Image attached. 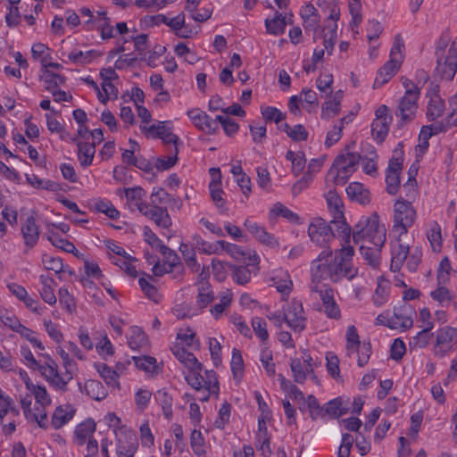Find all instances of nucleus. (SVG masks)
<instances>
[{
  "mask_svg": "<svg viewBox=\"0 0 457 457\" xmlns=\"http://www.w3.org/2000/svg\"><path fill=\"white\" fill-rule=\"evenodd\" d=\"M233 271V278L239 285H245L251 280L252 270L249 266L230 265Z\"/></svg>",
  "mask_w": 457,
  "mask_h": 457,
  "instance_id": "49530a36",
  "label": "nucleus"
},
{
  "mask_svg": "<svg viewBox=\"0 0 457 457\" xmlns=\"http://www.w3.org/2000/svg\"><path fill=\"white\" fill-rule=\"evenodd\" d=\"M202 370H189L187 375L185 376V379L187 384L195 389L196 391H201L205 389V382L204 377L200 374Z\"/></svg>",
  "mask_w": 457,
  "mask_h": 457,
  "instance_id": "5fc2aeb1",
  "label": "nucleus"
},
{
  "mask_svg": "<svg viewBox=\"0 0 457 457\" xmlns=\"http://www.w3.org/2000/svg\"><path fill=\"white\" fill-rule=\"evenodd\" d=\"M230 366L234 378H241L244 372V361L241 352L237 348H233L232 350Z\"/></svg>",
  "mask_w": 457,
  "mask_h": 457,
  "instance_id": "864d4df0",
  "label": "nucleus"
},
{
  "mask_svg": "<svg viewBox=\"0 0 457 457\" xmlns=\"http://www.w3.org/2000/svg\"><path fill=\"white\" fill-rule=\"evenodd\" d=\"M347 411L348 408L343 405V402L340 398H335L329 401L324 409L325 414H328L333 418H338L345 414Z\"/></svg>",
  "mask_w": 457,
  "mask_h": 457,
  "instance_id": "09e8293b",
  "label": "nucleus"
},
{
  "mask_svg": "<svg viewBox=\"0 0 457 457\" xmlns=\"http://www.w3.org/2000/svg\"><path fill=\"white\" fill-rule=\"evenodd\" d=\"M353 173V171H350L347 169L343 170L341 166H335L333 164L328 173L327 179L328 180L331 179L333 183L336 185H344Z\"/></svg>",
  "mask_w": 457,
  "mask_h": 457,
  "instance_id": "79ce46f5",
  "label": "nucleus"
},
{
  "mask_svg": "<svg viewBox=\"0 0 457 457\" xmlns=\"http://www.w3.org/2000/svg\"><path fill=\"white\" fill-rule=\"evenodd\" d=\"M312 292H318L322 302L324 313L328 319L339 320L341 311L334 297V290L328 286L310 285Z\"/></svg>",
  "mask_w": 457,
  "mask_h": 457,
  "instance_id": "f8f14e48",
  "label": "nucleus"
},
{
  "mask_svg": "<svg viewBox=\"0 0 457 457\" xmlns=\"http://www.w3.org/2000/svg\"><path fill=\"white\" fill-rule=\"evenodd\" d=\"M74 412L71 405L58 406L52 415L51 426L54 429L61 428L72 419Z\"/></svg>",
  "mask_w": 457,
  "mask_h": 457,
  "instance_id": "4be33fe9",
  "label": "nucleus"
},
{
  "mask_svg": "<svg viewBox=\"0 0 457 457\" xmlns=\"http://www.w3.org/2000/svg\"><path fill=\"white\" fill-rule=\"evenodd\" d=\"M286 25V17L282 13H278L274 18L265 21L267 32L272 35L282 34Z\"/></svg>",
  "mask_w": 457,
  "mask_h": 457,
  "instance_id": "ea45409f",
  "label": "nucleus"
},
{
  "mask_svg": "<svg viewBox=\"0 0 457 457\" xmlns=\"http://www.w3.org/2000/svg\"><path fill=\"white\" fill-rule=\"evenodd\" d=\"M213 299L214 295L209 281H204L202 286L198 287V294L196 297L197 307L202 310L210 304Z\"/></svg>",
  "mask_w": 457,
  "mask_h": 457,
  "instance_id": "c9c22d12",
  "label": "nucleus"
},
{
  "mask_svg": "<svg viewBox=\"0 0 457 457\" xmlns=\"http://www.w3.org/2000/svg\"><path fill=\"white\" fill-rule=\"evenodd\" d=\"M348 197L360 204L365 205L370 202V193L361 183L353 182L345 188Z\"/></svg>",
  "mask_w": 457,
  "mask_h": 457,
  "instance_id": "6ab92c4d",
  "label": "nucleus"
},
{
  "mask_svg": "<svg viewBox=\"0 0 457 457\" xmlns=\"http://www.w3.org/2000/svg\"><path fill=\"white\" fill-rule=\"evenodd\" d=\"M58 295L60 304L62 305L69 312H73L76 309V303L68 288L61 287L58 291Z\"/></svg>",
  "mask_w": 457,
  "mask_h": 457,
  "instance_id": "e2e57ef3",
  "label": "nucleus"
},
{
  "mask_svg": "<svg viewBox=\"0 0 457 457\" xmlns=\"http://www.w3.org/2000/svg\"><path fill=\"white\" fill-rule=\"evenodd\" d=\"M326 201L333 218L330 223L336 227L337 231L343 233V241L345 244L350 243L352 228L345 221L344 204L341 197L336 190H329L326 195Z\"/></svg>",
  "mask_w": 457,
  "mask_h": 457,
  "instance_id": "0eeeda50",
  "label": "nucleus"
},
{
  "mask_svg": "<svg viewBox=\"0 0 457 457\" xmlns=\"http://www.w3.org/2000/svg\"><path fill=\"white\" fill-rule=\"evenodd\" d=\"M46 238L52 243L54 246L58 247L66 253H74L76 251V247L73 243L67 239L62 238L56 232L48 230Z\"/></svg>",
  "mask_w": 457,
  "mask_h": 457,
  "instance_id": "a19ab883",
  "label": "nucleus"
},
{
  "mask_svg": "<svg viewBox=\"0 0 457 457\" xmlns=\"http://www.w3.org/2000/svg\"><path fill=\"white\" fill-rule=\"evenodd\" d=\"M355 244L364 243L376 246H384L386 238V230L379 222L377 212L370 216H361L351 232Z\"/></svg>",
  "mask_w": 457,
  "mask_h": 457,
  "instance_id": "f03ea898",
  "label": "nucleus"
},
{
  "mask_svg": "<svg viewBox=\"0 0 457 457\" xmlns=\"http://www.w3.org/2000/svg\"><path fill=\"white\" fill-rule=\"evenodd\" d=\"M173 353L188 370H202V364L197 361L196 357L185 348L173 350Z\"/></svg>",
  "mask_w": 457,
  "mask_h": 457,
  "instance_id": "f704fd0d",
  "label": "nucleus"
},
{
  "mask_svg": "<svg viewBox=\"0 0 457 457\" xmlns=\"http://www.w3.org/2000/svg\"><path fill=\"white\" fill-rule=\"evenodd\" d=\"M399 60L390 59L386 62L378 71L376 79L374 81V87H379L387 83L397 72L401 67Z\"/></svg>",
  "mask_w": 457,
  "mask_h": 457,
  "instance_id": "a211bd4d",
  "label": "nucleus"
},
{
  "mask_svg": "<svg viewBox=\"0 0 457 457\" xmlns=\"http://www.w3.org/2000/svg\"><path fill=\"white\" fill-rule=\"evenodd\" d=\"M260 361L267 375L273 377L276 374L275 363L273 362L271 351L268 347H263L262 349Z\"/></svg>",
  "mask_w": 457,
  "mask_h": 457,
  "instance_id": "13d9d810",
  "label": "nucleus"
},
{
  "mask_svg": "<svg viewBox=\"0 0 457 457\" xmlns=\"http://www.w3.org/2000/svg\"><path fill=\"white\" fill-rule=\"evenodd\" d=\"M286 158L292 163V172L295 176H298L305 166L306 159L304 154L302 152L295 153L288 150L286 154Z\"/></svg>",
  "mask_w": 457,
  "mask_h": 457,
  "instance_id": "37998d69",
  "label": "nucleus"
},
{
  "mask_svg": "<svg viewBox=\"0 0 457 457\" xmlns=\"http://www.w3.org/2000/svg\"><path fill=\"white\" fill-rule=\"evenodd\" d=\"M116 436V453L118 457H134L138 449L137 435L125 426L114 429Z\"/></svg>",
  "mask_w": 457,
  "mask_h": 457,
  "instance_id": "1a4fd4ad",
  "label": "nucleus"
},
{
  "mask_svg": "<svg viewBox=\"0 0 457 457\" xmlns=\"http://www.w3.org/2000/svg\"><path fill=\"white\" fill-rule=\"evenodd\" d=\"M332 84L333 76L331 74H322L316 80L317 88L320 93L324 94L325 96L332 94Z\"/></svg>",
  "mask_w": 457,
  "mask_h": 457,
  "instance_id": "0e129e2a",
  "label": "nucleus"
},
{
  "mask_svg": "<svg viewBox=\"0 0 457 457\" xmlns=\"http://www.w3.org/2000/svg\"><path fill=\"white\" fill-rule=\"evenodd\" d=\"M187 117L193 125L199 130L212 135L219 130V124L213 120L205 112L198 108H194L187 112Z\"/></svg>",
  "mask_w": 457,
  "mask_h": 457,
  "instance_id": "4468645a",
  "label": "nucleus"
},
{
  "mask_svg": "<svg viewBox=\"0 0 457 457\" xmlns=\"http://www.w3.org/2000/svg\"><path fill=\"white\" fill-rule=\"evenodd\" d=\"M95 56L96 51L94 50H89L85 53L79 50L70 53L68 58L72 62L84 64L91 62Z\"/></svg>",
  "mask_w": 457,
  "mask_h": 457,
  "instance_id": "680f3d73",
  "label": "nucleus"
},
{
  "mask_svg": "<svg viewBox=\"0 0 457 457\" xmlns=\"http://www.w3.org/2000/svg\"><path fill=\"white\" fill-rule=\"evenodd\" d=\"M79 386L80 392L86 393L89 397L96 401H101L107 396V391L103 384L98 380L89 379L85 383L83 387L80 383H79Z\"/></svg>",
  "mask_w": 457,
  "mask_h": 457,
  "instance_id": "5701e85b",
  "label": "nucleus"
},
{
  "mask_svg": "<svg viewBox=\"0 0 457 457\" xmlns=\"http://www.w3.org/2000/svg\"><path fill=\"white\" fill-rule=\"evenodd\" d=\"M341 96H334L332 100L327 101L321 108V119L329 120L337 116L340 112Z\"/></svg>",
  "mask_w": 457,
  "mask_h": 457,
  "instance_id": "58836bf2",
  "label": "nucleus"
},
{
  "mask_svg": "<svg viewBox=\"0 0 457 457\" xmlns=\"http://www.w3.org/2000/svg\"><path fill=\"white\" fill-rule=\"evenodd\" d=\"M432 337L433 334L428 333V329H422L412 337L410 345L414 348H424L429 344Z\"/></svg>",
  "mask_w": 457,
  "mask_h": 457,
  "instance_id": "774afa93",
  "label": "nucleus"
},
{
  "mask_svg": "<svg viewBox=\"0 0 457 457\" xmlns=\"http://www.w3.org/2000/svg\"><path fill=\"white\" fill-rule=\"evenodd\" d=\"M410 253L409 244L403 241L402 237L398 236L395 245L392 248L391 270L397 271L403 265Z\"/></svg>",
  "mask_w": 457,
  "mask_h": 457,
  "instance_id": "2eb2a0df",
  "label": "nucleus"
},
{
  "mask_svg": "<svg viewBox=\"0 0 457 457\" xmlns=\"http://www.w3.org/2000/svg\"><path fill=\"white\" fill-rule=\"evenodd\" d=\"M361 341L355 326L351 325L346 330V349L349 353L360 348Z\"/></svg>",
  "mask_w": 457,
  "mask_h": 457,
  "instance_id": "6e6d98bb",
  "label": "nucleus"
},
{
  "mask_svg": "<svg viewBox=\"0 0 457 457\" xmlns=\"http://www.w3.org/2000/svg\"><path fill=\"white\" fill-rule=\"evenodd\" d=\"M252 327L256 337L260 338L263 345H266L269 339V332L265 320L261 317H253L252 319Z\"/></svg>",
  "mask_w": 457,
  "mask_h": 457,
  "instance_id": "8fccbe9b",
  "label": "nucleus"
},
{
  "mask_svg": "<svg viewBox=\"0 0 457 457\" xmlns=\"http://www.w3.org/2000/svg\"><path fill=\"white\" fill-rule=\"evenodd\" d=\"M244 225L246 229L262 244L270 247L278 246V241L272 235L269 234L263 227L259 226L249 219L245 220Z\"/></svg>",
  "mask_w": 457,
  "mask_h": 457,
  "instance_id": "dca6fc26",
  "label": "nucleus"
},
{
  "mask_svg": "<svg viewBox=\"0 0 457 457\" xmlns=\"http://www.w3.org/2000/svg\"><path fill=\"white\" fill-rule=\"evenodd\" d=\"M415 310L407 303L394 308L393 316L387 320L386 326L393 329L403 330L412 327Z\"/></svg>",
  "mask_w": 457,
  "mask_h": 457,
  "instance_id": "ddd939ff",
  "label": "nucleus"
},
{
  "mask_svg": "<svg viewBox=\"0 0 457 457\" xmlns=\"http://www.w3.org/2000/svg\"><path fill=\"white\" fill-rule=\"evenodd\" d=\"M429 102L427 107V117L428 120H436L441 117L445 110V104L440 96L434 90L431 94H428Z\"/></svg>",
  "mask_w": 457,
  "mask_h": 457,
  "instance_id": "412c9836",
  "label": "nucleus"
},
{
  "mask_svg": "<svg viewBox=\"0 0 457 457\" xmlns=\"http://www.w3.org/2000/svg\"><path fill=\"white\" fill-rule=\"evenodd\" d=\"M48 405H35L31 412L26 413L28 422H36L39 428L46 429L48 428L47 412L46 408Z\"/></svg>",
  "mask_w": 457,
  "mask_h": 457,
  "instance_id": "7c9ffc66",
  "label": "nucleus"
},
{
  "mask_svg": "<svg viewBox=\"0 0 457 457\" xmlns=\"http://www.w3.org/2000/svg\"><path fill=\"white\" fill-rule=\"evenodd\" d=\"M21 234L24 244L28 248L31 249L37 244L39 238V228L36 224V220L33 216H29L26 219L21 227Z\"/></svg>",
  "mask_w": 457,
  "mask_h": 457,
  "instance_id": "f3484780",
  "label": "nucleus"
},
{
  "mask_svg": "<svg viewBox=\"0 0 457 457\" xmlns=\"http://www.w3.org/2000/svg\"><path fill=\"white\" fill-rule=\"evenodd\" d=\"M404 87V95L400 98L395 115L401 117L403 123L414 119L418 110V100L420 96V87L412 80L403 77L401 79Z\"/></svg>",
  "mask_w": 457,
  "mask_h": 457,
  "instance_id": "39448f33",
  "label": "nucleus"
},
{
  "mask_svg": "<svg viewBox=\"0 0 457 457\" xmlns=\"http://www.w3.org/2000/svg\"><path fill=\"white\" fill-rule=\"evenodd\" d=\"M209 190L212 200L215 204L216 207L223 209L225 207L226 201L223 198L224 191L221 187V180L216 179H212L209 184Z\"/></svg>",
  "mask_w": 457,
  "mask_h": 457,
  "instance_id": "4c0bfd02",
  "label": "nucleus"
},
{
  "mask_svg": "<svg viewBox=\"0 0 457 457\" xmlns=\"http://www.w3.org/2000/svg\"><path fill=\"white\" fill-rule=\"evenodd\" d=\"M92 208L98 212L104 213L112 220H117L120 217V212L108 200H96Z\"/></svg>",
  "mask_w": 457,
  "mask_h": 457,
  "instance_id": "c03bdc74",
  "label": "nucleus"
},
{
  "mask_svg": "<svg viewBox=\"0 0 457 457\" xmlns=\"http://www.w3.org/2000/svg\"><path fill=\"white\" fill-rule=\"evenodd\" d=\"M449 38L441 37L436 46V70L441 76L451 80L457 71V37L452 42L448 48Z\"/></svg>",
  "mask_w": 457,
  "mask_h": 457,
  "instance_id": "20e7f679",
  "label": "nucleus"
},
{
  "mask_svg": "<svg viewBox=\"0 0 457 457\" xmlns=\"http://www.w3.org/2000/svg\"><path fill=\"white\" fill-rule=\"evenodd\" d=\"M361 160V155L358 153L346 152L345 154H339L334 161L335 166H341L343 170H349L354 172L357 165Z\"/></svg>",
  "mask_w": 457,
  "mask_h": 457,
  "instance_id": "c756f323",
  "label": "nucleus"
},
{
  "mask_svg": "<svg viewBox=\"0 0 457 457\" xmlns=\"http://www.w3.org/2000/svg\"><path fill=\"white\" fill-rule=\"evenodd\" d=\"M96 428V425L92 419H87L79 424L74 431L77 445H83L87 438H93L92 435Z\"/></svg>",
  "mask_w": 457,
  "mask_h": 457,
  "instance_id": "393cba45",
  "label": "nucleus"
},
{
  "mask_svg": "<svg viewBox=\"0 0 457 457\" xmlns=\"http://www.w3.org/2000/svg\"><path fill=\"white\" fill-rule=\"evenodd\" d=\"M354 250L352 246H343L333 255L330 249H324L311 263L312 283L320 285L321 280L330 279L339 282L344 278L351 280L357 274L353 266Z\"/></svg>",
  "mask_w": 457,
  "mask_h": 457,
  "instance_id": "f257e3e1",
  "label": "nucleus"
},
{
  "mask_svg": "<svg viewBox=\"0 0 457 457\" xmlns=\"http://www.w3.org/2000/svg\"><path fill=\"white\" fill-rule=\"evenodd\" d=\"M21 356L26 361V365L34 370H38L40 374L43 376V372L45 370L46 367V361L47 354L46 353H41L38 355V359H36L31 353L30 349L28 347H21Z\"/></svg>",
  "mask_w": 457,
  "mask_h": 457,
  "instance_id": "a878e982",
  "label": "nucleus"
},
{
  "mask_svg": "<svg viewBox=\"0 0 457 457\" xmlns=\"http://www.w3.org/2000/svg\"><path fill=\"white\" fill-rule=\"evenodd\" d=\"M382 247L361 243L360 253L370 266L377 267L379 264V255Z\"/></svg>",
  "mask_w": 457,
  "mask_h": 457,
  "instance_id": "2f4dec72",
  "label": "nucleus"
},
{
  "mask_svg": "<svg viewBox=\"0 0 457 457\" xmlns=\"http://www.w3.org/2000/svg\"><path fill=\"white\" fill-rule=\"evenodd\" d=\"M311 241L320 247L329 249V245L337 237L343 238V233L336 229L333 224H328L320 217L313 218L308 228Z\"/></svg>",
  "mask_w": 457,
  "mask_h": 457,
  "instance_id": "423d86ee",
  "label": "nucleus"
},
{
  "mask_svg": "<svg viewBox=\"0 0 457 457\" xmlns=\"http://www.w3.org/2000/svg\"><path fill=\"white\" fill-rule=\"evenodd\" d=\"M457 345V328L445 326L436 331V343L433 347L435 356L443 358L454 350Z\"/></svg>",
  "mask_w": 457,
  "mask_h": 457,
  "instance_id": "9d476101",
  "label": "nucleus"
},
{
  "mask_svg": "<svg viewBox=\"0 0 457 457\" xmlns=\"http://www.w3.org/2000/svg\"><path fill=\"white\" fill-rule=\"evenodd\" d=\"M128 344L131 349L139 350L147 345L148 339L141 328L134 326L130 328Z\"/></svg>",
  "mask_w": 457,
  "mask_h": 457,
  "instance_id": "72a5a7b5",
  "label": "nucleus"
},
{
  "mask_svg": "<svg viewBox=\"0 0 457 457\" xmlns=\"http://www.w3.org/2000/svg\"><path fill=\"white\" fill-rule=\"evenodd\" d=\"M42 263L45 269L48 270H53L56 274H61L65 272L66 270L62 264V260L59 257H54L49 254L42 255Z\"/></svg>",
  "mask_w": 457,
  "mask_h": 457,
  "instance_id": "3c124183",
  "label": "nucleus"
},
{
  "mask_svg": "<svg viewBox=\"0 0 457 457\" xmlns=\"http://www.w3.org/2000/svg\"><path fill=\"white\" fill-rule=\"evenodd\" d=\"M135 365L142 370H145L146 372H154L156 368V359L151 356H138V357H132Z\"/></svg>",
  "mask_w": 457,
  "mask_h": 457,
  "instance_id": "bf43d9fd",
  "label": "nucleus"
},
{
  "mask_svg": "<svg viewBox=\"0 0 457 457\" xmlns=\"http://www.w3.org/2000/svg\"><path fill=\"white\" fill-rule=\"evenodd\" d=\"M138 284L145 293V295L154 303H158L160 301V295L158 293V289L155 286L152 285L148 279L145 278H140L138 280Z\"/></svg>",
  "mask_w": 457,
  "mask_h": 457,
  "instance_id": "052dcab7",
  "label": "nucleus"
},
{
  "mask_svg": "<svg viewBox=\"0 0 457 457\" xmlns=\"http://www.w3.org/2000/svg\"><path fill=\"white\" fill-rule=\"evenodd\" d=\"M57 353L62 360V364L65 369L63 374H60L58 370V365L55 361L47 354L45 370L43 372L44 378L54 387L62 392L67 390L68 383L73 378V376L77 373L78 368L77 363L70 358L68 353L63 349L58 348Z\"/></svg>",
  "mask_w": 457,
  "mask_h": 457,
  "instance_id": "7ed1b4c3",
  "label": "nucleus"
},
{
  "mask_svg": "<svg viewBox=\"0 0 457 457\" xmlns=\"http://www.w3.org/2000/svg\"><path fill=\"white\" fill-rule=\"evenodd\" d=\"M262 115L267 121H274L278 124L286 118V115L276 107H265L262 109Z\"/></svg>",
  "mask_w": 457,
  "mask_h": 457,
  "instance_id": "338daca9",
  "label": "nucleus"
},
{
  "mask_svg": "<svg viewBox=\"0 0 457 457\" xmlns=\"http://www.w3.org/2000/svg\"><path fill=\"white\" fill-rule=\"evenodd\" d=\"M392 118L374 119L371 124V133L373 138L378 143H382L388 134Z\"/></svg>",
  "mask_w": 457,
  "mask_h": 457,
  "instance_id": "c85d7f7f",
  "label": "nucleus"
},
{
  "mask_svg": "<svg viewBox=\"0 0 457 457\" xmlns=\"http://www.w3.org/2000/svg\"><path fill=\"white\" fill-rule=\"evenodd\" d=\"M154 399L161 405L164 417L169 420H171L173 400L168 391L164 388L158 390L154 394Z\"/></svg>",
  "mask_w": 457,
  "mask_h": 457,
  "instance_id": "473e14b6",
  "label": "nucleus"
},
{
  "mask_svg": "<svg viewBox=\"0 0 457 457\" xmlns=\"http://www.w3.org/2000/svg\"><path fill=\"white\" fill-rule=\"evenodd\" d=\"M290 367L295 382L303 384L306 380V375L309 372L303 370L301 361L299 359H293Z\"/></svg>",
  "mask_w": 457,
  "mask_h": 457,
  "instance_id": "69168bd1",
  "label": "nucleus"
},
{
  "mask_svg": "<svg viewBox=\"0 0 457 457\" xmlns=\"http://www.w3.org/2000/svg\"><path fill=\"white\" fill-rule=\"evenodd\" d=\"M389 295V286L387 281L382 280L378 282V287L375 290L373 296V302L377 306L384 304Z\"/></svg>",
  "mask_w": 457,
  "mask_h": 457,
  "instance_id": "4d7b16f0",
  "label": "nucleus"
},
{
  "mask_svg": "<svg viewBox=\"0 0 457 457\" xmlns=\"http://www.w3.org/2000/svg\"><path fill=\"white\" fill-rule=\"evenodd\" d=\"M393 231L399 237H407V230L415 221L416 211L410 201L399 199L394 205Z\"/></svg>",
  "mask_w": 457,
  "mask_h": 457,
  "instance_id": "6e6552de",
  "label": "nucleus"
},
{
  "mask_svg": "<svg viewBox=\"0 0 457 457\" xmlns=\"http://www.w3.org/2000/svg\"><path fill=\"white\" fill-rule=\"evenodd\" d=\"M285 322L295 332H302L306 328V318L301 301L293 299L285 307Z\"/></svg>",
  "mask_w": 457,
  "mask_h": 457,
  "instance_id": "9b49d317",
  "label": "nucleus"
},
{
  "mask_svg": "<svg viewBox=\"0 0 457 457\" xmlns=\"http://www.w3.org/2000/svg\"><path fill=\"white\" fill-rule=\"evenodd\" d=\"M91 84L98 91V99L101 103L105 104L111 96L117 98L118 89L112 82L106 81V82L102 83V89L104 94H103L101 91H99L98 87L96 86V84L94 81H92Z\"/></svg>",
  "mask_w": 457,
  "mask_h": 457,
  "instance_id": "de8ad7c7",
  "label": "nucleus"
},
{
  "mask_svg": "<svg viewBox=\"0 0 457 457\" xmlns=\"http://www.w3.org/2000/svg\"><path fill=\"white\" fill-rule=\"evenodd\" d=\"M148 213L147 217L154 221L157 226L164 228H168L171 226V219L166 208L160 207L157 204H152L151 211Z\"/></svg>",
  "mask_w": 457,
  "mask_h": 457,
  "instance_id": "cd10ccee",
  "label": "nucleus"
},
{
  "mask_svg": "<svg viewBox=\"0 0 457 457\" xmlns=\"http://www.w3.org/2000/svg\"><path fill=\"white\" fill-rule=\"evenodd\" d=\"M78 159L80 165L84 168L91 165L96 154L95 143L77 142Z\"/></svg>",
  "mask_w": 457,
  "mask_h": 457,
  "instance_id": "bb28decb",
  "label": "nucleus"
},
{
  "mask_svg": "<svg viewBox=\"0 0 457 457\" xmlns=\"http://www.w3.org/2000/svg\"><path fill=\"white\" fill-rule=\"evenodd\" d=\"M35 397L36 403L39 405H50L51 397L49 396L46 388L39 385H30V388L28 389Z\"/></svg>",
  "mask_w": 457,
  "mask_h": 457,
  "instance_id": "603ef678",
  "label": "nucleus"
},
{
  "mask_svg": "<svg viewBox=\"0 0 457 457\" xmlns=\"http://www.w3.org/2000/svg\"><path fill=\"white\" fill-rule=\"evenodd\" d=\"M96 370L107 385L119 386V375L116 370H112L105 363L97 364Z\"/></svg>",
  "mask_w": 457,
  "mask_h": 457,
  "instance_id": "a18cd8bd",
  "label": "nucleus"
},
{
  "mask_svg": "<svg viewBox=\"0 0 457 457\" xmlns=\"http://www.w3.org/2000/svg\"><path fill=\"white\" fill-rule=\"evenodd\" d=\"M40 78L46 85V89L49 92L57 89V87L60 85H63L66 80L65 77L62 75L54 73L49 70H44Z\"/></svg>",
  "mask_w": 457,
  "mask_h": 457,
  "instance_id": "e433bc0d",
  "label": "nucleus"
},
{
  "mask_svg": "<svg viewBox=\"0 0 457 457\" xmlns=\"http://www.w3.org/2000/svg\"><path fill=\"white\" fill-rule=\"evenodd\" d=\"M157 248L167 260L169 267L170 268H178V274L174 275V278H181L184 271L183 264L180 262L179 256L176 253L175 251L165 245L164 244H160L157 245Z\"/></svg>",
  "mask_w": 457,
  "mask_h": 457,
  "instance_id": "b1692460",
  "label": "nucleus"
},
{
  "mask_svg": "<svg viewBox=\"0 0 457 457\" xmlns=\"http://www.w3.org/2000/svg\"><path fill=\"white\" fill-rule=\"evenodd\" d=\"M270 286L276 287V289L282 295H288L290 294L293 282L287 271L278 270L275 272L270 278Z\"/></svg>",
  "mask_w": 457,
  "mask_h": 457,
  "instance_id": "aec40b11",
  "label": "nucleus"
}]
</instances>
